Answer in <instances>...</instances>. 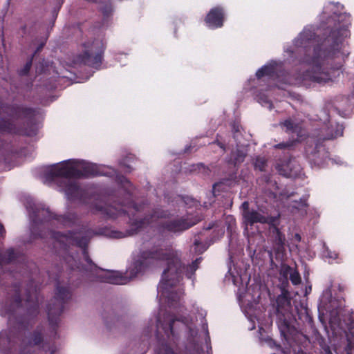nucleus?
I'll return each mask as SVG.
<instances>
[{
    "mask_svg": "<svg viewBox=\"0 0 354 354\" xmlns=\"http://www.w3.org/2000/svg\"><path fill=\"white\" fill-rule=\"evenodd\" d=\"M243 220L246 227L257 223H272L274 222V219L266 215L262 210L254 209L247 210L245 212H243Z\"/></svg>",
    "mask_w": 354,
    "mask_h": 354,
    "instance_id": "nucleus-8",
    "label": "nucleus"
},
{
    "mask_svg": "<svg viewBox=\"0 0 354 354\" xmlns=\"http://www.w3.org/2000/svg\"><path fill=\"white\" fill-rule=\"evenodd\" d=\"M48 236L59 244H75L82 248L83 259L81 263L84 262V264L81 268L73 257H68L66 261L71 269L73 270L75 267L80 270L94 271L100 281L109 283L126 284L143 272L149 265L156 262L161 265L165 264L167 268L163 271L162 279L158 286V296L161 302L167 303L171 306H176L183 294L181 288L176 287L182 277L183 270L188 278H191L200 263V259H197L186 268H182L178 252L170 247L160 246L151 250H141L135 254L133 261L124 274L118 271L104 272L97 268L92 263L84 248L93 236L92 231L84 227L73 235L71 233L68 235L50 232L46 237Z\"/></svg>",
    "mask_w": 354,
    "mask_h": 354,
    "instance_id": "nucleus-1",
    "label": "nucleus"
},
{
    "mask_svg": "<svg viewBox=\"0 0 354 354\" xmlns=\"http://www.w3.org/2000/svg\"><path fill=\"white\" fill-rule=\"evenodd\" d=\"M327 354H331V353H330V351H327Z\"/></svg>",
    "mask_w": 354,
    "mask_h": 354,
    "instance_id": "nucleus-48",
    "label": "nucleus"
},
{
    "mask_svg": "<svg viewBox=\"0 0 354 354\" xmlns=\"http://www.w3.org/2000/svg\"><path fill=\"white\" fill-rule=\"evenodd\" d=\"M124 208L125 209L122 208L120 206L121 211L122 212L123 211V214H124L127 212V209H132L134 211H139L140 210V207H138L137 205H133L131 203L130 204H129L128 206L125 205ZM127 213L129 214V211H127Z\"/></svg>",
    "mask_w": 354,
    "mask_h": 354,
    "instance_id": "nucleus-31",
    "label": "nucleus"
},
{
    "mask_svg": "<svg viewBox=\"0 0 354 354\" xmlns=\"http://www.w3.org/2000/svg\"><path fill=\"white\" fill-rule=\"evenodd\" d=\"M343 306V300L339 298H332L331 292L326 290L324 292L320 299L319 308L326 310L330 315V322L332 325L335 324L336 316L339 317V309ZM349 322H347L346 317L344 319V323H342L339 319V326L344 330H348L351 335L352 339L349 337V344H353L354 341V315H350Z\"/></svg>",
    "mask_w": 354,
    "mask_h": 354,
    "instance_id": "nucleus-5",
    "label": "nucleus"
},
{
    "mask_svg": "<svg viewBox=\"0 0 354 354\" xmlns=\"http://www.w3.org/2000/svg\"><path fill=\"white\" fill-rule=\"evenodd\" d=\"M127 235V232L120 231H112L110 234V236L114 239H120Z\"/></svg>",
    "mask_w": 354,
    "mask_h": 354,
    "instance_id": "nucleus-29",
    "label": "nucleus"
},
{
    "mask_svg": "<svg viewBox=\"0 0 354 354\" xmlns=\"http://www.w3.org/2000/svg\"><path fill=\"white\" fill-rule=\"evenodd\" d=\"M242 207L243 209V212H245L247 210H250L249 209V204L248 202H244L243 204H242Z\"/></svg>",
    "mask_w": 354,
    "mask_h": 354,
    "instance_id": "nucleus-36",
    "label": "nucleus"
},
{
    "mask_svg": "<svg viewBox=\"0 0 354 354\" xmlns=\"http://www.w3.org/2000/svg\"><path fill=\"white\" fill-rule=\"evenodd\" d=\"M261 344L263 345H266L268 347H270V348H272V349H274V350H280V346L279 345H277L275 344V342L270 338H266V339H263V338H261Z\"/></svg>",
    "mask_w": 354,
    "mask_h": 354,
    "instance_id": "nucleus-22",
    "label": "nucleus"
},
{
    "mask_svg": "<svg viewBox=\"0 0 354 354\" xmlns=\"http://www.w3.org/2000/svg\"><path fill=\"white\" fill-rule=\"evenodd\" d=\"M281 124L283 127L286 128V131H297L298 127L295 125L291 120H287Z\"/></svg>",
    "mask_w": 354,
    "mask_h": 354,
    "instance_id": "nucleus-23",
    "label": "nucleus"
},
{
    "mask_svg": "<svg viewBox=\"0 0 354 354\" xmlns=\"http://www.w3.org/2000/svg\"><path fill=\"white\" fill-rule=\"evenodd\" d=\"M277 86H278L279 88H282V89H283V88H284V87H283V86H281V85H277Z\"/></svg>",
    "mask_w": 354,
    "mask_h": 354,
    "instance_id": "nucleus-42",
    "label": "nucleus"
},
{
    "mask_svg": "<svg viewBox=\"0 0 354 354\" xmlns=\"http://www.w3.org/2000/svg\"><path fill=\"white\" fill-rule=\"evenodd\" d=\"M266 160L264 158L258 157L256 159L254 167L256 169H259L260 171H263L266 167Z\"/></svg>",
    "mask_w": 354,
    "mask_h": 354,
    "instance_id": "nucleus-24",
    "label": "nucleus"
},
{
    "mask_svg": "<svg viewBox=\"0 0 354 354\" xmlns=\"http://www.w3.org/2000/svg\"><path fill=\"white\" fill-rule=\"evenodd\" d=\"M12 302H13V304L12 305H16V306H18L20 303H21V301L19 299V296L16 295L14 299V301Z\"/></svg>",
    "mask_w": 354,
    "mask_h": 354,
    "instance_id": "nucleus-35",
    "label": "nucleus"
},
{
    "mask_svg": "<svg viewBox=\"0 0 354 354\" xmlns=\"http://www.w3.org/2000/svg\"><path fill=\"white\" fill-rule=\"evenodd\" d=\"M278 171L280 173V174L283 175L287 177H292L293 176V174H292L291 171H287L286 169H283V168H281V166L277 167Z\"/></svg>",
    "mask_w": 354,
    "mask_h": 354,
    "instance_id": "nucleus-33",
    "label": "nucleus"
},
{
    "mask_svg": "<svg viewBox=\"0 0 354 354\" xmlns=\"http://www.w3.org/2000/svg\"><path fill=\"white\" fill-rule=\"evenodd\" d=\"M30 213V218L32 223L31 232L32 234L37 236L36 232L37 228L39 227L41 223L44 226L50 225H63V226H71L75 223L77 220L76 216L73 214H68L66 216H53L47 208L41 207L40 206L36 207L35 209L29 205L27 206Z\"/></svg>",
    "mask_w": 354,
    "mask_h": 354,
    "instance_id": "nucleus-4",
    "label": "nucleus"
},
{
    "mask_svg": "<svg viewBox=\"0 0 354 354\" xmlns=\"http://www.w3.org/2000/svg\"><path fill=\"white\" fill-rule=\"evenodd\" d=\"M224 14L221 8L212 9L205 18V22L210 28H217L223 26Z\"/></svg>",
    "mask_w": 354,
    "mask_h": 354,
    "instance_id": "nucleus-11",
    "label": "nucleus"
},
{
    "mask_svg": "<svg viewBox=\"0 0 354 354\" xmlns=\"http://www.w3.org/2000/svg\"><path fill=\"white\" fill-rule=\"evenodd\" d=\"M308 158L311 164L318 167H324L330 161V159L328 158V151L322 145H317L315 151L312 152Z\"/></svg>",
    "mask_w": 354,
    "mask_h": 354,
    "instance_id": "nucleus-10",
    "label": "nucleus"
},
{
    "mask_svg": "<svg viewBox=\"0 0 354 354\" xmlns=\"http://www.w3.org/2000/svg\"><path fill=\"white\" fill-rule=\"evenodd\" d=\"M314 33L310 29L305 28L295 40V45L298 47L306 48L310 44L314 43Z\"/></svg>",
    "mask_w": 354,
    "mask_h": 354,
    "instance_id": "nucleus-12",
    "label": "nucleus"
},
{
    "mask_svg": "<svg viewBox=\"0 0 354 354\" xmlns=\"http://www.w3.org/2000/svg\"><path fill=\"white\" fill-rule=\"evenodd\" d=\"M294 239L297 241V242H299L301 241V236L299 234H295V236H294Z\"/></svg>",
    "mask_w": 354,
    "mask_h": 354,
    "instance_id": "nucleus-39",
    "label": "nucleus"
},
{
    "mask_svg": "<svg viewBox=\"0 0 354 354\" xmlns=\"http://www.w3.org/2000/svg\"><path fill=\"white\" fill-rule=\"evenodd\" d=\"M277 70V64L275 62L270 63L265 65L256 73V75L258 78H261L264 76L272 77L273 74Z\"/></svg>",
    "mask_w": 354,
    "mask_h": 354,
    "instance_id": "nucleus-15",
    "label": "nucleus"
},
{
    "mask_svg": "<svg viewBox=\"0 0 354 354\" xmlns=\"http://www.w3.org/2000/svg\"><path fill=\"white\" fill-rule=\"evenodd\" d=\"M282 272L283 274H290V279L294 285H297L301 282L300 275L298 272L293 270L290 267H283Z\"/></svg>",
    "mask_w": 354,
    "mask_h": 354,
    "instance_id": "nucleus-17",
    "label": "nucleus"
},
{
    "mask_svg": "<svg viewBox=\"0 0 354 354\" xmlns=\"http://www.w3.org/2000/svg\"><path fill=\"white\" fill-rule=\"evenodd\" d=\"M218 145H219L221 148H223V145H221L220 143H218Z\"/></svg>",
    "mask_w": 354,
    "mask_h": 354,
    "instance_id": "nucleus-46",
    "label": "nucleus"
},
{
    "mask_svg": "<svg viewBox=\"0 0 354 354\" xmlns=\"http://www.w3.org/2000/svg\"><path fill=\"white\" fill-rule=\"evenodd\" d=\"M12 310V307L8 308L6 305L0 304V313L2 315H6L7 313H10Z\"/></svg>",
    "mask_w": 354,
    "mask_h": 354,
    "instance_id": "nucleus-32",
    "label": "nucleus"
},
{
    "mask_svg": "<svg viewBox=\"0 0 354 354\" xmlns=\"http://www.w3.org/2000/svg\"><path fill=\"white\" fill-rule=\"evenodd\" d=\"M258 102L261 103L263 106H267L268 109H272V104L267 99L266 97H258Z\"/></svg>",
    "mask_w": 354,
    "mask_h": 354,
    "instance_id": "nucleus-28",
    "label": "nucleus"
},
{
    "mask_svg": "<svg viewBox=\"0 0 354 354\" xmlns=\"http://www.w3.org/2000/svg\"><path fill=\"white\" fill-rule=\"evenodd\" d=\"M277 311L285 315L290 308V301L285 294L279 295L276 300Z\"/></svg>",
    "mask_w": 354,
    "mask_h": 354,
    "instance_id": "nucleus-13",
    "label": "nucleus"
},
{
    "mask_svg": "<svg viewBox=\"0 0 354 354\" xmlns=\"http://www.w3.org/2000/svg\"><path fill=\"white\" fill-rule=\"evenodd\" d=\"M254 328H255V326H252L250 328V330H253Z\"/></svg>",
    "mask_w": 354,
    "mask_h": 354,
    "instance_id": "nucleus-44",
    "label": "nucleus"
},
{
    "mask_svg": "<svg viewBox=\"0 0 354 354\" xmlns=\"http://www.w3.org/2000/svg\"><path fill=\"white\" fill-rule=\"evenodd\" d=\"M25 303H26V306L27 307L28 306H32L33 308H36L37 306V305L36 304V303L33 301V299L30 297V296H28L27 297V299H26L25 301Z\"/></svg>",
    "mask_w": 354,
    "mask_h": 354,
    "instance_id": "nucleus-34",
    "label": "nucleus"
},
{
    "mask_svg": "<svg viewBox=\"0 0 354 354\" xmlns=\"http://www.w3.org/2000/svg\"><path fill=\"white\" fill-rule=\"evenodd\" d=\"M161 219L160 223L162 225L163 230L171 232H178L185 230L194 224L196 221H190L187 218H178L173 216H169L167 212L160 209L153 211V214L145 218L143 221H134L133 225L136 228H140L145 224H150Z\"/></svg>",
    "mask_w": 354,
    "mask_h": 354,
    "instance_id": "nucleus-6",
    "label": "nucleus"
},
{
    "mask_svg": "<svg viewBox=\"0 0 354 354\" xmlns=\"http://www.w3.org/2000/svg\"><path fill=\"white\" fill-rule=\"evenodd\" d=\"M114 173H115V171H114L113 169H111V171H110L109 172H108L107 174H111V175H112V174H113Z\"/></svg>",
    "mask_w": 354,
    "mask_h": 354,
    "instance_id": "nucleus-41",
    "label": "nucleus"
},
{
    "mask_svg": "<svg viewBox=\"0 0 354 354\" xmlns=\"http://www.w3.org/2000/svg\"><path fill=\"white\" fill-rule=\"evenodd\" d=\"M106 213L109 216L112 218H116L122 215L123 211H121L120 205H118V207L110 206L108 207Z\"/></svg>",
    "mask_w": 354,
    "mask_h": 354,
    "instance_id": "nucleus-20",
    "label": "nucleus"
},
{
    "mask_svg": "<svg viewBox=\"0 0 354 354\" xmlns=\"http://www.w3.org/2000/svg\"><path fill=\"white\" fill-rule=\"evenodd\" d=\"M292 162H289L288 165H287V167H289V165H291Z\"/></svg>",
    "mask_w": 354,
    "mask_h": 354,
    "instance_id": "nucleus-47",
    "label": "nucleus"
},
{
    "mask_svg": "<svg viewBox=\"0 0 354 354\" xmlns=\"http://www.w3.org/2000/svg\"><path fill=\"white\" fill-rule=\"evenodd\" d=\"M207 246H205V245H203L198 240H195L194 250H195L196 252L202 253L207 249Z\"/></svg>",
    "mask_w": 354,
    "mask_h": 354,
    "instance_id": "nucleus-26",
    "label": "nucleus"
},
{
    "mask_svg": "<svg viewBox=\"0 0 354 354\" xmlns=\"http://www.w3.org/2000/svg\"><path fill=\"white\" fill-rule=\"evenodd\" d=\"M41 336L39 333H35L34 334L32 339L30 342V344L33 345H37L41 342Z\"/></svg>",
    "mask_w": 354,
    "mask_h": 354,
    "instance_id": "nucleus-30",
    "label": "nucleus"
},
{
    "mask_svg": "<svg viewBox=\"0 0 354 354\" xmlns=\"http://www.w3.org/2000/svg\"><path fill=\"white\" fill-rule=\"evenodd\" d=\"M245 152L243 151L238 150L236 156H234V163L236 165L242 162L245 158Z\"/></svg>",
    "mask_w": 354,
    "mask_h": 354,
    "instance_id": "nucleus-27",
    "label": "nucleus"
},
{
    "mask_svg": "<svg viewBox=\"0 0 354 354\" xmlns=\"http://www.w3.org/2000/svg\"><path fill=\"white\" fill-rule=\"evenodd\" d=\"M48 178L54 181L68 198L79 194L80 187L76 179L82 176L94 175V165L81 160H68L51 166L48 169Z\"/></svg>",
    "mask_w": 354,
    "mask_h": 354,
    "instance_id": "nucleus-3",
    "label": "nucleus"
},
{
    "mask_svg": "<svg viewBox=\"0 0 354 354\" xmlns=\"http://www.w3.org/2000/svg\"><path fill=\"white\" fill-rule=\"evenodd\" d=\"M230 272L232 274V279L233 283L239 287V290H243L246 286L249 281L248 276L246 273L239 274L237 273L236 275H234L231 270H230Z\"/></svg>",
    "mask_w": 354,
    "mask_h": 354,
    "instance_id": "nucleus-14",
    "label": "nucleus"
},
{
    "mask_svg": "<svg viewBox=\"0 0 354 354\" xmlns=\"http://www.w3.org/2000/svg\"><path fill=\"white\" fill-rule=\"evenodd\" d=\"M259 330H261V329H263L262 326H259Z\"/></svg>",
    "mask_w": 354,
    "mask_h": 354,
    "instance_id": "nucleus-45",
    "label": "nucleus"
},
{
    "mask_svg": "<svg viewBox=\"0 0 354 354\" xmlns=\"http://www.w3.org/2000/svg\"><path fill=\"white\" fill-rule=\"evenodd\" d=\"M5 233V230L2 225L0 224V236Z\"/></svg>",
    "mask_w": 354,
    "mask_h": 354,
    "instance_id": "nucleus-40",
    "label": "nucleus"
},
{
    "mask_svg": "<svg viewBox=\"0 0 354 354\" xmlns=\"http://www.w3.org/2000/svg\"><path fill=\"white\" fill-rule=\"evenodd\" d=\"M289 146L288 144H286V143H280L278 145L276 146V147L277 148H284V147H286Z\"/></svg>",
    "mask_w": 354,
    "mask_h": 354,
    "instance_id": "nucleus-38",
    "label": "nucleus"
},
{
    "mask_svg": "<svg viewBox=\"0 0 354 354\" xmlns=\"http://www.w3.org/2000/svg\"><path fill=\"white\" fill-rule=\"evenodd\" d=\"M323 256L328 260L329 263H332L337 259L338 254L335 252L331 251L328 248H326L323 251Z\"/></svg>",
    "mask_w": 354,
    "mask_h": 354,
    "instance_id": "nucleus-21",
    "label": "nucleus"
},
{
    "mask_svg": "<svg viewBox=\"0 0 354 354\" xmlns=\"http://www.w3.org/2000/svg\"><path fill=\"white\" fill-rule=\"evenodd\" d=\"M328 131L326 136L324 139H333L337 137L341 136L343 134V127L342 124L335 123L330 124V127L328 128Z\"/></svg>",
    "mask_w": 354,
    "mask_h": 354,
    "instance_id": "nucleus-16",
    "label": "nucleus"
},
{
    "mask_svg": "<svg viewBox=\"0 0 354 354\" xmlns=\"http://www.w3.org/2000/svg\"><path fill=\"white\" fill-rule=\"evenodd\" d=\"M274 232L276 234L275 243L278 247L277 250L279 252L283 248L285 243V236L280 232L279 230L277 227H274Z\"/></svg>",
    "mask_w": 354,
    "mask_h": 354,
    "instance_id": "nucleus-19",
    "label": "nucleus"
},
{
    "mask_svg": "<svg viewBox=\"0 0 354 354\" xmlns=\"http://www.w3.org/2000/svg\"><path fill=\"white\" fill-rule=\"evenodd\" d=\"M337 21L334 28L328 36L314 47L312 57L304 59L306 69L302 75L288 81V84L308 85L310 82L326 83L335 82L341 75L342 63L349 55L346 38L350 36L348 26L351 24L350 15L344 13L337 15L334 12L332 18Z\"/></svg>",
    "mask_w": 354,
    "mask_h": 354,
    "instance_id": "nucleus-2",
    "label": "nucleus"
},
{
    "mask_svg": "<svg viewBox=\"0 0 354 354\" xmlns=\"http://www.w3.org/2000/svg\"><path fill=\"white\" fill-rule=\"evenodd\" d=\"M38 236H41V237H42V238H43V237H46V236H45V235H43V234H39Z\"/></svg>",
    "mask_w": 354,
    "mask_h": 354,
    "instance_id": "nucleus-43",
    "label": "nucleus"
},
{
    "mask_svg": "<svg viewBox=\"0 0 354 354\" xmlns=\"http://www.w3.org/2000/svg\"><path fill=\"white\" fill-rule=\"evenodd\" d=\"M104 49V44L98 39L86 44L84 45V55L78 57L77 62L97 67L101 62Z\"/></svg>",
    "mask_w": 354,
    "mask_h": 354,
    "instance_id": "nucleus-7",
    "label": "nucleus"
},
{
    "mask_svg": "<svg viewBox=\"0 0 354 354\" xmlns=\"http://www.w3.org/2000/svg\"><path fill=\"white\" fill-rule=\"evenodd\" d=\"M70 297V292L67 288L62 287L57 288L56 293V300L57 304H53V306H50L48 308V315L49 319L53 322V316L59 315L62 310V304L64 300L68 299Z\"/></svg>",
    "mask_w": 354,
    "mask_h": 354,
    "instance_id": "nucleus-9",
    "label": "nucleus"
},
{
    "mask_svg": "<svg viewBox=\"0 0 354 354\" xmlns=\"http://www.w3.org/2000/svg\"><path fill=\"white\" fill-rule=\"evenodd\" d=\"M307 203L304 200H300V201H295L292 205V212L296 214L297 212L301 215L304 216L306 214Z\"/></svg>",
    "mask_w": 354,
    "mask_h": 354,
    "instance_id": "nucleus-18",
    "label": "nucleus"
},
{
    "mask_svg": "<svg viewBox=\"0 0 354 354\" xmlns=\"http://www.w3.org/2000/svg\"><path fill=\"white\" fill-rule=\"evenodd\" d=\"M10 342V339L6 332L0 333V347L5 346Z\"/></svg>",
    "mask_w": 354,
    "mask_h": 354,
    "instance_id": "nucleus-25",
    "label": "nucleus"
},
{
    "mask_svg": "<svg viewBox=\"0 0 354 354\" xmlns=\"http://www.w3.org/2000/svg\"><path fill=\"white\" fill-rule=\"evenodd\" d=\"M30 66H31V62H28V63H27L26 64V66H25V68L24 69L23 73H26L29 71Z\"/></svg>",
    "mask_w": 354,
    "mask_h": 354,
    "instance_id": "nucleus-37",
    "label": "nucleus"
}]
</instances>
